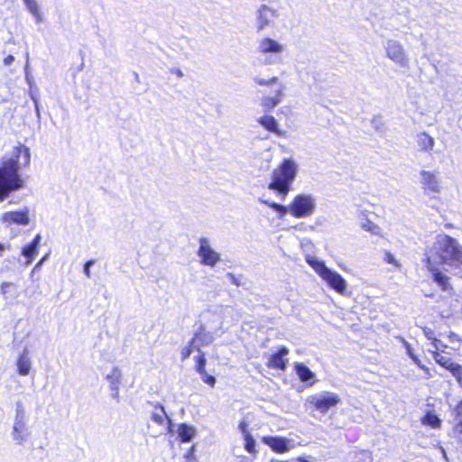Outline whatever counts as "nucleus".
I'll return each mask as SVG.
<instances>
[{"label": "nucleus", "instance_id": "1", "mask_svg": "<svg viewBox=\"0 0 462 462\" xmlns=\"http://www.w3.org/2000/svg\"><path fill=\"white\" fill-rule=\"evenodd\" d=\"M30 151L22 146L14 150L12 158L3 162L0 165V201H4L9 195L21 189L24 181L19 174L21 164L28 166L30 163Z\"/></svg>", "mask_w": 462, "mask_h": 462}, {"label": "nucleus", "instance_id": "2", "mask_svg": "<svg viewBox=\"0 0 462 462\" xmlns=\"http://www.w3.org/2000/svg\"><path fill=\"white\" fill-rule=\"evenodd\" d=\"M429 264L442 263L449 266L462 264V249L456 239L448 235H439L427 254Z\"/></svg>", "mask_w": 462, "mask_h": 462}, {"label": "nucleus", "instance_id": "3", "mask_svg": "<svg viewBox=\"0 0 462 462\" xmlns=\"http://www.w3.org/2000/svg\"><path fill=\"white\" fill-rule=\"evenodd\" d=\"M297 171L298 165L292 159L283 160L279 168L273 171L268 189L276 191L284 199L291 190V185L295 180Z\"/></svg>", "mask_w": 462, "mask_h": 462}, {"label": "nucleus", "instance_id": "4", "mask_svg": "<svg viewBox=\"0 0 462 462\" xmlns=\"http://www.w3.org/2000/svg\"><path fill=\"white\" fill-rule=\"evenodd\" d=\"M306 261L330 288L340 294L345 293L346 282L338 273L329 269L323 261H319L317 258L309 256Z\"/></svg>", "mask_w": 462, "mask_h": 462}, {"label": "nucleus", "instance_id": "5", "mask_svg": "<svg viewBox=\"0 0 462 462\" xmlns=\"http://www.w3.org/2000/svg\"><path fill=\"white\" fill-rule=\"evenodd\" d=\"M284 46L276 40L263 37L257 42L256 51L264 65H275L282 61Z\"/></svg>", "mask_w": 462, "mask_h": 462}, {"label": "nucleus", "instance_id": "6", "mask_svg": "<svg viewBox=\"0 0 462 462\" xmlns=\"http://www.w3.org/2000/svg\"><path fill=\"white\" fill-rule=\"evenodd\" d=\"M31 431L27 425L25 407L22 401L15 402V416L12 429V438L17 445H23L27 441Z\"/></svg>", "mask_w": 462, "mask_h": 462}, {"label": "nucleus", "instance_id": "7", "mask_svg": "<svg viewBox=\"0 0 462 462\" xmlns=\"http://www.w3.org/2000/svg\"><path fill=\"white\" fill-rule=\"evenodd\" d=\"M317 208L316 198L308 193H300L294 197L291 203V215L296 218L311 217Z\"/></svg>", "mask_w": 462, "mask_h": 462}, {"label": "nucleus", "instance_id": "8", "mask_svg": "<svg viewBox=\"0 0 462 462\" xmlns=\"http://www.w3.org/2000/svg\"><path fill=\"white\" fill-rule=\"evenodd\" d=\"M385 57L402 69L410 67L409 55L403 45L397 40L387 39L383 42Z\"/></svg>", "mask_w": 462, "mask_h": 462}, {"label": "nucleus", "instance_id": "9", "mask_svg": "<svg viewBox=\"0 0 462 462\" xmlns=\"http://www.w3.org/2000/svg\"><path fill=\"white\" fill-rule=\"evenodd\" d=\"M308 402L315 407L320 413H327L328 411L337 406L340 402V397L331 392H322L318 394L310 395Z\"/></svg>", "mask_w": 462, "mask_h": 462}, {"label": "nucleus", "instance_id": "10", "mask_svg": "<svg viewBox=\"0 0 462 462\" xmlns=\"http://www.w3.org/2000/svg\"><path fill=\"white\" fill-rule=\"evenodd\" d=\"M199 242L198 255L201 264L214 267L220 261V254L210 246L207 237H200Z\"/></svg>", "mask_w": 462, "mask_h": 462}, {"label": "nucleus", "instance_id": "11", "mask_svg": "<svg viewBox=\"0 0 462 462\" xmlns=\"http://www.w3.org/2000/svg\"><path fill=\"white\" fill-rule=\"evenodd\" d=\"M277 17V12L267 5H261L255 12L256 27L263 31Z\"/></svg>", "mask_w": 462, "mask_h": 462}, {"label": "nucleus", "instance_id": "12", "mask_svg": "<svg viewBox=\"0 0 462 462\" xmlns=\"http://www.w3.org/2000/svg\"><path fill=\"white\" fill-rule=\"evenodd\" d=\"M213 341V334L207 331L205 326L201 324L190 339V345H193L195 351L201 353V347L210 345Z\"/></svg>", "mask_w": 462, "mask_h": 462}, {"label": "nucleus", "instance_id": "13", "mask_svg": "<svg viewBox=\"0 0 462 462\" xmlns=\"http://www.w3.org/2000/svg\"><path fill=\"white\" fill-rule=\"evenodd\" d=\"M289 349L285 346L281 347L278 352L272 355L268 360L267 366L270 368H277L285 370L287 366V360L283 357L287 356Z\"/></svg>", "mask_w": 462, "mask_h": 462}, {"label": "nucleus", "instance_id": "14", "mask_svg": "<svg viewBox=\"0 0 462 462\" xmlns=\"http://www.w3.org/2000/svg\"><path fill=\"white\" fill-rule=\"evenodd\" d=\"M420 176L422 188L425 190H429L430 192L439 191V180L435 173L427 171H421Z\"/></svg>", "mask_w": 462, "mask_h": 462}, {"label": "nucleus", "instance_id": "15", "mask_svg": "<svg viewBox=\"0 0 462 462\" xmlns=\"http://www.w3.org/2000/svg\"><path fill=\"white\" fill-rule=\"evenodd\" d=\"M263 442L267 444L273 451L283 453L289 450V440L280 437H264Z\"/></svg>", "mask_w": 462, "mask_h": 462}, {"label": "nucleus", "instance_id": "16", "mask_svg": "<svg viewBox=\"0 0 462 462\" xmlns=\"http://www.w3.org/2000/svg\"><path fill=\"white\" fill-rule=\"evenodd\" d=\"M295 372L301 382L306 383L310 386L315 383V374L304 364H295Z\"/></svg>", "mask_w": 462, "mask_h": 462}, {"label": "nucleus", "instance_id": "17", "mask_svg": "<svg viewBox=\"0 0 462 462\" xmlns=\"http://www.w3.org/2000/svg\"><path fill=\"white\" fill-rule=\"evenodd\" d=\"M283 95V87L280 86V88L275 91L274 97H263L261 99V106L264 108L266 112L273 110L277 105H279L282 101V97Z\"/></svg>", "mask_w": 462, "mask_h": 462}, {"label": "nucleus", "instance_id": "18", "mask_svg": "<svg viewBox=\"0 0 462 462\" xmlns=\"http://www.w3.org/2000/svg\"><path fill=\"white\" fill-rule=\"evenodd\" d=\"M428 268L432 273L433 281L442 289V291H448L452 290L448 282V277L447 275L440 273L437 268L433 266V264L428 263Z\"/></svg>", "mask_w": 462, "mask_h": 462}, {"label": "nucleus", "instance_id": "19", "mask_svg": "<svg viewBox=\"0 0 462 462\" xmlns=\"http://www.w3.org/2000/svg\"><path fill=\"white\" fill-rule=\"evenodd\" d=\"M3 220L18 225H28L30 221L27 212L23 211L6 212L3 215Z\"/></svg>", "mask_w": 462, "mask_h": 462}, {"label": "nucleus", "instance_id": "20", "mask_svg": "<svg viewBox=\"0 0 462 462\" xmlns=\"http://www.w3.org/2000/svg\"><path fill=\"white\" fill-rule=\"evenodd\" d=\"M17 371L20 375L29 374L32 368V362L28 356V350L24 349L16 362Z\"/></svg>", "mask_w": 462, "mask_h": 462}, {"label": "nucleus", "instance_id": "21", "mask_svg": "<svg viewBox=\"0 0 462 462\" xmlns=\"http://www.w3.org/2000/svg\"><path fill=\"white\" fill-rule=\"evenodd\" d=\"M41 239V235L38 234L29 245L23 248L22 254L27 258V264L32 263L34 255L36 254Z\"/></svg>", "mask_w": 462, "mask_h": 462}, {"label": "nucleus", "instance_id": "22", "mask_svg": "<svg viewBox=\"0 0 462 462\" xmlns=\"http://www.w3.org/2000/svg\"><path fill=\"white\" fill-rule=\"evenodd\" d=\"M417 143L422 151L430 152L435 144V141L433 137L429 135L427 133L422 132L417 135Z\"/></svg>", "mask_w": 462, "mask_h": 462}, {"label": "nucleus", "instance_id": "23", "mask_svg": "<svg viewBox=\"0 0 462 462\" xmlns=\"http://www.w3.org/2000/svg\"><path fill=\"white\" fill-rule=\"evenodd\" d=\"M197 430L194 427L182 423L179 426L178 434L182 442L190 441L196 435Z\"/></svg>", "mask_w": 462, "mask_h": 462}, {"label": "nucleus", "instance_id": "24", "mask_svg": "<svg viewBox=\"0 0 462 462\" xmlns=\"http://www.w3.org/2000/svg\"><path fill=\"white\" fill-rule=\"evenodd\" d=\"M106 379L109 383L110 390H116V386H120L122 382L121 369L117 366H115L111 373L106 374Z\"/></svg>", "mask_w": 462, "mask_h": 462}, {"label": "nucleus", "instance_id": "25", "mask_svg": "<svg viewBox=\"0 0 462 462\" xmlns=\"http://www.w3.org/2000/svg\"><path fill=\"white\" fill-rule=\"evenodd\" d=\"M257 121L266 130L280 134V131L278 129V123L273 116H262Z\"/></svg>", "mask_w": 462, "mask_h": 462}, {"label": "nucleus", "instance_id": "26", "mask_svg": "<svg viewBox=\"0 0 462 462\" xmlns=\"http://www.w3.org/2000/svg\"><path fill=\"white\" fill-rule=\"evenodd\" d=\"M0 293L5 300L15 299L18 296L15 284L9 282H4L1 283Z\"/></svg>", "mask_w": 462, "mask_h": 462}, {"label": "nucleus", "instance_id": "27", "mask_svg": "<svg viewBox=\"0 0 462 462\" xmlns=\"http://www.w3.org/2000/svg\"><path fill=\"white\" fill-rule=\"evenodd\" d=\"M157 411L152 413V420L159 425L163 424L164 417H167L164 408L162 405H154Z\"/></svg>", "mask_w": 462, "mask_h": 462}, {"label": "nucleus", "instance_id": "28", "mask_svg": "<svg viewBox=\"0 0 462 462\" xmlns=\"http://www.w3.org/2000/svg\"><path fill=\"white\" fill-rule=\"evenodd\" d=\"M434 358L438 364L447 368L448 371H452L453 366L457 365V363L452 362L450 358L441 356L440 354H436Z\"/></svg>", "mask_w": 462, "mask_h": 462}, {"label": "nucleus", "instance_id": "29", "mask_svg": "<svg viewBox=\"0 0 462 462\" xmlns=\"http://www.w3.org/2000/svg\"><path fill=\"white\" fill-rule=\"evenodd\" d=\"M440 422V420L435 414L430 412H428L423 419V423L431 426L432 428L439 427Z\"/></svg>", "mask_w": 462, "mask_h": 462}, {"label": "nucleus", "instance_id": "30", "mask_svg": "<svg viewBox=\"0 0 462 462\" xmlns=\"http://www.w3.org/2000/svg\"><path fill=\"white\" fill-rule=\"evenodd\" d=\"M455 411V420H457L455 430L462 434V401L457 404Z\"/></svg>", "mask_w": 462, "mask_h": 462}, {"label": "nucleus", "instance_id": "31", "mask_svg": "<svg viewBox=\"0 0 462 462\" xmlns=\"http://www.w3.org/2000/svg\"><path fill=\"white\" fill-rule=\"evenodd\" d=\"M199 355L196 356V370L199 374H203L205 370L206 365V357L205 354L201 351V353H199Z\"/></svg>", "mask_w": 462, "mask_h": 462}, {"label": "nucleus", "instance_id": "32", "mask_svg": "<svg viewBox=\"0 0 462 462\" xmlns=\"http://www.w3.org/2000/svg\"><path fill=\"white\" fill-rule=\"evenodd\" d=\"M245 448L249 453L255 452V441L250 433H246L245 436Z\"/></svg>", "mask_w": 462, "mask_h": 462}, {"label": "nucleus", "instance_id": "33", "mask_svg": "<svg viewBox=\"0 0 462 462\" xmlns=\"http://www.w3.org/2000/svg\"><path fill=\"white\" fill-rule=\"evenodd\" d=\"M423 333L425 335V337L429 339V340H432V345L434 346L435 349H439V346L438 344L440 343V340L437 339L435 337H434V332L431 328H427L425 327L423 328Z\"/></svg>", "mask_w": 462, "mask_h": 462}, {"label": "nucleus", "instance_id": "34", "mask_svg": "<svg viewBox=\"0 0 462 462\" xmlns=\"http://www.w3.org/2000/svg\"><path fill=\"white\" fill-rule=\"evenodd\" d=\"M28 10L35 16H40L38 4L35 0H23Z\"/></svg>", "mask_w": 462, "mask_h": 462}, {"label": "nucleus", "instance_id": "35", "mask_svg": "<svg viewBox=\"0 0 462 462\" xmlns=\"http://www.w3.org/2000/svg\"><path fill=\"white\" fill-rule=\"evenodd\" d=\"M404 344H405L406 351H407V354L409 355V356L413 360V362L418 366H420V368H423V365H421L420 360L418 358V356H416L414 355L413 350H412L411 345L409 343H407V342H405Z\"/></svg>", "mask_w": 462, "mask_h": 462}, {"label": "nucleus", "instance_id": "36", "mask_svg": "<svg viewBox=\"0 0 462 462\" xmlns=\"http://www.w3.org/2000/svg\"><path fill=\"white\" fill-rule=\"evenodd\" d=\"M450 373L456 377L457 383L462 387V366L457 364L456 366H453Z\"/></svg>", "mask_w": 462, "mask_h": 462}, {"label": "nucleus", "instance_id": "37", "mask_svg": "<svg viewBox=\"0 0 462 462\" xmlns=\"http://www.w3.org/2000/svg\"><path fill=\"white\" fill-rule=\"evenodd\" d=\"M363 228L366 231L371 232L372 234H378L380 228L377 225L373 222L367 220L365 223L362 225Z\"/></svg>", "mask_w": 462, "mask_h": 462}, {"label": "nucleus", "instance_id": "38", "mask_svg": "<svg viewBox=\"0 0 462 462\" xmlns=\"http://www.w3.org/2000/svg\"><path fill=\"white\" fill-rule=\"evenodd\" d=\"M194 350L195 349L193 347V345H190V340H189L188 345L181 349L180 355H181L182 360L189 358L190 356L192 351H194Z\"/></svg>", "mask_w": 462, "mask_h": 462}, {"label": "nucleus", "instance_id": "39", "mask_svg": "<svg viewBox=\"0 0 462 462\" xmlns=\"http://www.w3.org/2000/svg\"><path fill=\"white\" fill-rule=\"evenodd\" d=\"M254 81L258 85H260V86H270L272 84H274V83L278 82V78L277 77H273L270 79H262V78H256V79H254Z\"/></svg>", "mask_w": 462, "mask_h": 462}, {"label": "nucleus", "instance_id": "40", "mask_svg": "<svg viewBox=\"0 0 462 462\" xmlns=\"http://www.w3.org/2000/svg\"><path fill=\"white\" fill-rule=\"evenodd\" d=\"M201 375L202 381L210 386H214L216 383V378L212 375H209L207 371H204L203 374H199Z\"/></svg>", "mask_w": 462, "mask_h": 462}, {"label": "nucleus", "instance_id": "41", "mask_svg": "<svg viewBox=\"0 0 462 462\" xmlns=\"http://www.w3.org/2000/svg\"><path fill=\"white\" fill-rule=\"evenodd\" d=\"M259 202L263 203V204H265L267 205L268 207H270L271 208H273V210H275L276 212H278L279 209H282V206L281 204H278L276 202H272V201H269V200H266V199H263L262 198H260L259 199Z\"/></svg>", "mask_w": 462, "mask_h": 462}, {"label": "nucleus", "instance_id": "42", "mask_svg": "<svg viewBox=\"0 0 462 462\" xmlns=\"http://www.w3.org/2000/svg\"><path fill=\"white\" fill-rule=\"evenodd\" d=\"M259 202L263 203V204H265L267 205L268 207H270L271 208H273V210H275L276 212H278L279 209H282V206L281 204H278L276 202H272V201H269V200H266V199H263L262 198H260L259 199Z\"/></svg>", "mask_w": 462, "mask_h": 462}, {"label": "nucleus", "instance_id": "43", "mask_svg": "<svg viewBox=\"0 0 462 462\" xmlns=\"http://www.w3.org/2000/svg\"><path fill=\"white\" fill-rule=\"evenodd\" d=\"M95 263H96V261L94 259H91V260L87 261L84 264L83 271L88 278L91 277L90 268L95 264Z\"/></svg>", "mask_w": 462, "mask_h": 462}, {"label": "nucleus", "instance_id": "44", "mask_svg": "<svg viewBox=\"0 0 462 462\" xmlns=\"http://www.w3.org/2000/svg\"><path fill=\"white\" fill-rule=\"evenodd\" d=\"M226 277L229 279V281L236 286H241V281L239 277H236L235 274L231 273H226Z\"/></svg>", "mask_w": 462, "mask_h": 462}, {"label": "nucleus", "instance_id": "45", "mask_svg": "<svg viewBox=\"0 0 462 462\" xmlns=\"http://www.w3.org/2000/svg\"><path fill=\"white\" fill-rule=\"evenodd\" d=\"M384 260L388 263H392V264H394L395 266H399V263L398 262L396 261V259L394 258L393 254H392L391 253L389 252H386L385 253V258Z\"/></svg>", "mask_w": 462, "mask_h": 462}, {"label": "nucleus", "instance_id": "46", "mask_svg": "<svg viewBox=\"0 0 462 462\" xmlns=\"http://www.w3.org/2000/svg\"><path fill=\"white\" fill-rule=\"evenodd\" d=\"M282 209H279L277 213H279V218H282L286 214H291V204L289 206H282Z\"/></svg>", "mask_w": 462, "mask_h": 462}, {"label": "nucleus", "instance_id": "47", "mask_svg": "<svg viewBox=\"0 0 462 462\" xmlns=\"http://www.w3.org/2000/svg\"><path fill=\"white\" fill-rule=\"evenodd\" d=\"M195 446H192L189 451L185 454V458L188 460L195 459L194 457Z\"/></svg>", "mask_w": 462, "mask_h": 462}, {"label": "nucleus", "instance_id": "48", "mask_svg": "<svg viewBox=\"0 0 462 462\" xmlns=\"http://www.w3.org/2000/svg\"><path fill=\"white\" fill-rule=\"evenodd\" d=\"M238 428L242 431V433L244 434V437L245 436L246 433H249L247 431V423L245 421H241L239 423Z\"/></svg>", "mask_w": 462, "mask_h": 462}, {"label": "nucleus", "instance_id": "49", "mask_svg": "<svg viewBox=\"0 0 462 462\" xmlns=\"http://www.w3.org/2000/svg\"><path fill=\"white\" fill-rule=\"evenodd\" d=\"M46 259H47V255H46V256H44V257H43V258H42L39 263H36V265L34 266V268H33V269H32V275H33V273H34L36 271H38V270H40V269H41V267H42V265L43 262H44Z\"/></svg>", "mask_w": 462, "mask_h": 462}, {"label": "nucleus", "instance_id": "50", "mask_svg": "<svg viewBox=\"0 0 462 462\" xmlns=\"http://www.w3.org/2000/svg\"><path fill=\"white\" fill-rule=\"evenodd\" d=\"M14 60V58L13 55H8L7 57L5 58L4 60V64L5 66H10Z\"/></svg>", "mask_w": 462, "mask_h": 462}, {"label": "nucleus", "instance_id": "51", "mask_svg": "<svg viewBox=\"0 0 462 462\" xmlns=\"http://www.w3.org/2000/svg\"><path fill=\"white\" fill-rule=\"evenodd\" d=\"M112 391V398L119 402V386H116V390Z\"/></svg>", "mask_w": 462, "mask_h": 462}, {"label": "nucleus", "instance_id": "52", "mask_svg": "<svg viewBox=\"0 0 462 462\" xmlns=\"http://www.w3.org/2000/svg\"><path fill=\"white\" fill-rule=\"evenodd\" d=\"M171 73H174L175 75H177V77L179 78H182L183 77V72L180 69H172L171 70Z\"/></svg>", "mask_w": 462, "mask_h": 462}, {"label": "nucleus", "instance_id": "53", "mask_svg": "<svg viewBox=\"0 0 462 462\" xmlns=\"http://www.w3.org/2000/svg\"><path fill=\"white\" fill-rule=\"evenodd\" d=\"M239 458H240V462H252V460H251V459H249V458H248L247 457H245V456H241V457H239Z\"/></svg>", "mask_w": 462, "mask_h": 462}, {"label": "nucleus", "instance_id": "54", "mask_svg": "<svg viewBox=\"0 0 462 462\" xmlns=\"http://www.w3.org/2000/svg\"><path fill=\"white\" fill-rule=\"evenodd\" d=\"M33 101H34V104H35V106H36V112H37V115L39 116V115H40V112H39V107H38L37 100H36L35 98H33Z\"/></svg>", "mask_w": 462, "mask_h": 462}, {"label": "nucleus", "instance_id": "55", "mask_svg": "<svg viewBox=\"0 0 462 462\" xmlns=\"http://www.w3.org/2000/svg\"><path fill=\"white\" fill-rule=\"evenodd\" d=\"M134 79H135L137 82H139V75H138L136 72H134Z\"/></svg>", "mask_w": 462, "mask_h": 462}, {"label": "nucleus", "instance_id": "56", "mask_svg": "<svg viewBox=\"0 0 462 462\" xmlns=\"http://www.w3.org/2000/svg\"><path fill=\"white\" fill-rule=\"evenodd\" d=\"M297 462H309V461H307L306 459H303V458H299Z\"/></svg>", "mask_w": 462, "mask_h": 462}, {"label": "nucleus", "instance_id": "57", "mask_svg": "<svg viewBox=\"0 0 462 462\" xmlns=\"http://www.w3.org/2000/svg\"><path fill=\"white\" fill-rule=\"evenodd\" d=\"M442 453H443V457L447 459L446 452L443 448H442Z\"/></svg>", "mask_w": 462, "mask_h": 462}, {"label": "nucleus", "instance_id": "58", "mask_svg": "<svg viewBox=\"0 0 462 462\" xmlns=\"http://www.w3.org/2000/svg\"><path fill=\"white\" fill-rule=\"evenodd\" d=\"M4 250V246L0 244V251Z\"/></svg>", "mask_w": 462, "mask_h": 462}, {"label": "nucleus", "instance_id": "59", "mask_svg": "<svg viewBox=\"0 0 462 462\" xmlns=\"http://www.w3.org/2000/svg\"><path fill=\"white\" fill-rule=\"evenodd\" d=\"M189 462H197L196 459L189 460Z\"/></svg>", "mask_w": 462, "mask_h": 462}]
</instances>
